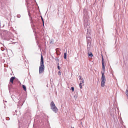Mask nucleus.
I'll return each mask as SVG.
<instances>
[{"mask_svg":"<svg viewBox=\"0 0 128 128\" xmlns=\"http://www.w3.org/2000/svg\"><path fill=\"white\" fill-rule=\"evenodd\" d=\"M102 71L101 72L102 74V72L104 73V72H105V68H102Z\"/></svg>","mask_w":128,"mask_h":128,"instance_id":"f8f14e48","label":"nucleus"},{"mask_svg":"<svg viewBox=\"0 0 128 128\" xmlns=\"http://www.w3.org/2000/svg\"><path fill=\"white\" fill-rule=\"evenodd\" d=\"M101 80V86L102 87H104L105 85V83L106 81L105 76L104 74V72H102Z\"/></svg>","mask_w":128,"mask_h":128,"instance_id":"20e7f679","label":"nucleus"},{"mask_svg":"<svg viewBox=\"0 0 128 128\" xmlns=\"http://www.w3.org/2000/svg\"><path fill=\"white\" fill-rule=\"evenodd\" d=\"M15 77H12L10 80V82H11L12 83H13V82L14 80L15 79Z\"/></svg>","mask_w":128,"mask_h":128,"instance_id":"423d86ee","label":"nucleus"},{"mask_svg":"<svg viewBox=\"0 0 128 128\" xmlns=\"http://www.w3.org/2000/svg\"><path fill=\"white\" fill-rule=\"evenodd\" d=\"M88 56H90L91 57L93 56L92 54V53L90 52H88Z\"/></svg>","mask_w":128,"mask_h":128,"instance_id":"0eeeda50","label":"nucleus"},{"mask_svg":"<svg viewBox=\"0 0 128 128\" xmlns=\"http://www.w3.org/2000/svg\"><path fill=\"white\" fill-rule=\"evenodd\" d=\"M91 45L90 42H89L87 43V49L88 51L90 50L91 48Z\"/></svg>","mask_w":128,"mask_h":128,"instance_id":"39448f33","label":"nucleus"},{"mask_svg":"<svg viewBox=\"0 0 128 128\" xmlns=\"http://www.w3.org/2000/svg\"><path fill=\"white\" fill-rule=\"evenodd\" d=\"M71 89L72 90V92L74 91V88L73 87H72L71 88Z\"/></svg>","mask_w":128,"mask_h":128,"instance_id":"f3484780","label":"nucleus"},{"mask_svg":"<svg viewBox=\"0 0 128 128\" xmlns=\"http://www.w3.org/2000/svg\"><path fill=\"white\" fill-rule=\"evenodd\" d=\"M79 79H80L81 80L80 82V83H82V84L84 83V80L83 79H81V78H80Z\"/></svg>","mask_w":128,"mask_h":128,"instance_id":"4468645a","label":"nucleus"},{"mask_svg":"<svg viewBox=\"0 0 128 128\" xmlns=\"http://www.w3.org/2000/svg\"><path fill=\"white\" fill-rule=\"evenodd\" d=\"M6 118V119L7 120H8L7 118Z\"/></svg>","mask_w":128,"mask_h":128,"instance_id":"4be33fe9","label":"nucleus"},{"mask_svg":"<svg viewBox=\"0 0 128 128\" xmlns=\"http://www.w3.org/2000/svg\"><path fill=\"white\" fill-rule=\"evenodd\" d=\"M58 70H59L60 68L59 66V65L58 63Z\"/></svg>","mask_w":128,"mask_h":128,"instance_id":"dca6fc26","label":"nucleus"},{"mask_svg":"<svg viewBox=\"0 0 128 128\" xmlns=\"http://www.w3.org/2000/svg\"><path fill=\"white\" fill-rule=\"evenodd\" d=\"M5 102H6V101H5Z\"/></svg>","mask_w":128,"mask_h":128,"instance_id":"5701e85b","label":"nucleus"},{"mask_svg":"<svg viewBox=\"0 0 128 128\" xmlns=\"http://www.w3.org/2000/svg\"><path fill=\"white\" fill-rule=\"evenodd\" d=\"M64 58L65 59L66 58V53L64 52Z\"/></svg>","mask_w":128,"mask_h":128,"instance_id":"9d476101","label":"nucleus"},{"mask_svg":"<svg viewBox=\"0 0 128 128\" xmlns=\"http://www.w3.org/2000/svg\"><path fill=\"white\" fill-rule=\"evenodd\" d=\"M82 84V83H80L79 84L80 87V89H81L82 88V86L81 85Z\"/></svg>","mask_w":128,"mask_h":128,"instance_id":"2eb2a0df","label":"nucleus"},{"mask_svg":"<svg viewBox=\"0 0 128 128\" xmlns=\"http://www.w3.org/2000/svg\"><path fill=\"white\" fill-rule=\"evenodd\" d=\"M74 97L75 98H76V96H74Z\"/></svg>","mask_w":128,"mask_h":128,"instance_id":"aec40b11","label":"nucleus"},{"mask_svg":"<svg viewBox=\"0 0 128 128\" xmlns=\"http://www.w3.org/2000/svg\"><path fill=\"white\" fill-rule=\"evenodd\" d=\"M85 28L86 30H87V34L86 35V38L91 37V34L90 33V26L88 22L85 23L84 25Z\"/></svg>","mask_w":128,"mask_h":128,"instance_id":"f03ea898","label":"nucleus"},{"mask_svg":"<svg viewBox=\"0 0 128 128\" xmlns=\"http://www.w3.org/2000/svg\"><path fill=\"white\" fill-rule=\"evenodd\" d=\"M56 61H58V58H56Z\"/></svg>","mask_w":128,"mask_h":128,"instance_id":"6ab92c4d","label":"nucleus"},{"mask_svg":"<svg viewBox=\"0 0 128 128\" xmlns=\"http://www.w3.org/2000/svg\"><path fill=\"white\" fill-rule=\"evenodd\" d=\"M102 68H105V66H104V63L103 60V58H102Z\"/></svg>","mask_w":128,"mask_h":128,"instance_id":"6e6552de","label":"nucleus"},{"mask_svg":"<svg viewBox=\"0 0 128 128\" xmlns=\"http://www.w3.org/2000/svg\"><path fill=\"white\" fill-rule=\"evenodd\" d=\"M51 108L52 110L55 113L58 111V109L55 106V104L53 102H52L50 104Z\"/></svg>","mask_w":128,"mask_h":128,"instance_id":"7ed1b4c3","label":"nucleus"},{"mask_svg":"<svg viewBox=\"0 0 128 128\" xmlns=\"http://www.w3.org/2000/svg\"><path fill=\"white\" fill-rule=\"evenodd\" d=\"M126 94L128 98V90L127 89L126 90Z\"/></svg>","mask_w":128,"mask_h":128,"instance_id":"ddd939ff","label":"nucleus"},{"mask_svg":"<svg viewBox=\"0 0 128 128\" xmlns=\"http://www.w3.org/2000/svg\"><path fill=\"white\" fill-rule=\"evenodd\" d=\"M22 87L24 88V89L26 91V86L24 85H22Z\"/></svg>","mask_w":128,"mask_h":128,"instance_id":"9b49d317","label":"nucleus"},{"mask_svg":"<svg viewBox=\"0 0 128 128\" xmlns=\"http://www.w3.org/2000/svg\"><path fill=\"white\" fill-rule=\"evenodd\" d=\"M58 74L59 75H60L61 74V72H60V71H59L58 72Z\"/></svg>","mask_w":128,"mask_h":128,"instance_id":"a211bd4d","label":"nucleus"},{"mask_svg":"<svg viewBox=\"0 0 128 128\" xmlns=\"http://www.w3.org/2000/svg\"><path fill=\"white\" fill-rule=\"evenodd\" d=\"M87 38V42H90V40H91V37H89L88 38Z\"/></svg>","mask_w":128,"mask_h":128,"instance_id":"1a4fd4ad","label":"nucleus"},{"mask_svg":"<svg viewBox=\"0 0 128 128\" xmlns=\"http://www.w3.org/2000/svg\"><path fill=\"white\" fill-rule=\"evenodd\" d=\"M44 64L43 58L42 55L41 56V58L40 62V65L39 67V73H42L44 70Z\"/></svg>","mask_w":128,"mask_h":128,"instance_id":"f257e3e1","label":"nucleus"},{"mask_svg":"<svg viewBox=\"0 0 128 128\" xmlns=\"http://www.w3.org/2000/svg\"><path fill=\"white\" fill-rule=\"evenodd\" d=\"M42 20L43 22V18H42Z\"/></svg>","mask_w":128,"mask_h":128,"instance_id":"412c9836","label":"nucleus"}]
</instances>
